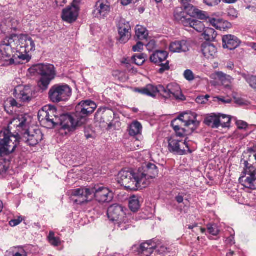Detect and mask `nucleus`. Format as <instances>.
I'll list each match as a JSON object with an SVG mask.
<instances>
[{
	"mask_svg": "<svg viewBox=\"0 0 256 256\" xmlns=\"http://www.w3.org/2000/svg\"><path fill=\"white\" fill-rule=\"evenodd\" d=\"M38 118L42 124L48 128L60 125L62 129L70 132L80 126L74 114H64L59 116L56 108L52 105L46 106L39 111Z\"/></svg>",
	"mask_w": 256,
	"mask_h": 256,
	"instance_id": "nucleus-1",
	"label": "nucleus"
},
{
	"mask_svg": "<svg viewBox=\"0 0 256 256\" xmlns=\"http://www.w3.org/2000/svg\"><path fill=\"white\" fill-rule=\"evenodd\" d=\"M134 91L152 98H154L156 94L159 93L165 98L181 101L186 100L185 96L182 94L179 85L175 83L170 84L166 87L162 85L154 86L152 84H148L144 88H135Z\"/></svg>",
	"mask_w": 256,
	"mask_h": 256,
	"instance_id": "nucleus-2",
	"label": "nucleus"
},
{
	"mask_svg": "<svg viewBox=\"0 0 256 256\" xmlns=\"http://www.w3.org/2000/svg\"><path fill=\"white\" fill-rule=\"evenodd\" d=\"M28 71L34 76L38 74L41 76L38 86L42 90L48 89L50 82L56 75L54 66L50 64H40L34 65L28 69Z\"/></svg>",
	"mask_w": 256,
	"mask_h": 256,
	"instance_id": "nucleus-3",
	"label": "nucleus"
},
{
	"mask_svg": "<svg viewBox=\"0 0 256 256\" xmlns=\"http://www.w3.org/2000/svg\"><path fill=\"white\" fill-rule=\"evenodd\" d=\"M118 182L126 190H136L138 188H143L142 184L145 182L143 178L140 179L138 172L134 173L126 170L119 172Z\"/></svg>",
	"mask_w": 256,
	"mask_h": 256,
	"instance_id": "nucleus-4",
	"label": "nucleus"
},
{
	"mask_svg": "<svg viewBox=\"0 0 256 256\" xmlns=\"http://www.w3.org/2000/svg\"><path fill=\"white\" fill-rule=\"evenodd\" d=\"M18 144V138L12 134L10 130H2L0 132V157L13 152Z\"/></svg>",
	"mask_w": 256,
	"mask_h": 256,
	"instance_id": "nucleus-5",
	"label": "nucleus"
},
{
	"mask_svg": "<svg viewBox=\"0 0 256 256\" xmlns=\"http://www.w3.org/2000/svg\"><path fill=\"white\" fill-rule=\"evenodd\" d=\"M256 160V154H254ZM244 168L239 182L246 188L256 190V168L248 161L244 160Z\"/></svg>",
	"mask_w": 256,
	"mask_h": 256,
	"instance_id": "nucleus-6",
	"label": "nucleus"
},
{
	"mask_svg": "<svg viewBox=\"0 0 256 256\" xmlns=\"http://www.w3.org/2000/svg\"><path fill=\"white\" fill-rule=\"evenodd\" d=\"M35 50L36 45L32 39L28 36L22 35L20 36V44L17 46L16 54L13 57L28 62L31 58L28 53Z\"/></svg>",
	"mask_w": 256,
	"mask_h": 256,
	"instance_id": "nucleus-7",
	"label": "nucleus"
},
{
	"mask_svg": "<svg viewBox=\"0 0 256 256\" xmlns=\"http://www.w3.org/2000/svg\"><path fill=\"white\" fill-rule=\"evenodd\" d=\"M187 138L182 140L177 136H172L168 138V151L171 153L180 156L186 154L187 152L192 153V150L190 149V146L186 142Z\"/></svg>",
	"mask_w": 256,
	"mask_h": 256,
	"instance_id": "nucleus-8",
	"label": "nucleus"
},
{
	"mask_svg": "<svg viewBox=\"0 0 256 256\" xmlns=\"http://www.w3.org/2000/svg\"><path fill=\"white\" fill-rule=\"evenodd\" d=\"M71 94L72 89L67 84L54 85L51 88L48 92L49 98L54 102L66 100Z\"/></svg>",
	"mask_w": 256,
	"mask_h": 256,
	"instance_id": "nucleus-9",
	"label": "nucleus"
},
{
	"mask_svg": "<svg viewBox=\"0 0 256 256\" xmlns=\"http://www.w3.org/2000/svg\"><path fill=\"white\" fill-rule=\"evenodd\" d=\"M43 138V134L40 130L26 129L18 137L20 140L29 146H34L38 144Z\"/></svg>",
	"mask_w": 256,
	"mask_h": 256,
	"instance_id": "nucleus-10",
	"label": "nucleus"
},
{
	"mask_svg": "<svg viewBox=\"0 0 256 256\" xmlns=\"http://www.w3.org/2000/svg\"><path fill=\"white\" fill-rule=\"evenodd\" d=\"M200 122L196 120V116H194V120H190L188 115L180 114L178 118L171 122V126L174 131L180 130L182 126L190 127L192 131L194 130L198 126Z\"/></svg>",
	"mask_w": 256,
	"mask_h": 256,
	"instance_id": "nucleus-11",
	"label": "nucleus"
},
{
	"mask_svg": "<svg viewBox=\"0 0 256 256\" xmlns=\"http://www.w3.org/2000/svg\"><path fill=\"white\" fill-rule=\"evenodd\" d=\"M94 197L100 203L109 202L113 198V194L108 188L97 186L91 188V198Z\"/></svg>",
	"mask_w": 256,
	"mask_h": 256,
	"instance_id": "nucleus-12",
	"label": "nucleus"
},
{
	"mask_svg": "<svg viewBox=\"0 0 256 256\" xmlns=\"http://www.w3.org/2000/svg\"><path fill=\"white\" fill-rule=\"evenodd\" d=\"M138 172L140 179L144 180L145 182L142 184L143 188H145L149 184L148 180L154 178L158 176V170L155 164L149 163L142 168V170H139Z\"/></svg>",
	"mask_w": 256,
	"mask_h": 256,
	"instance_id": "nucleus-13",
	"label": "nucleus"
},
{
	"mask_svg": "<svg viewBox=\"0 0 256 256\" xmlns=\"http://www.w3.org/2000/svg\"><path fill=\"white\" fill-rule=\"evenodd\" d=\"M71 196L76 197V199L72 198L74 202L79 204H83L91 199V188H80L73 190Z\"/></svg>",
	"mask_w": 256,
	"mask_h": 256,
	"instance_id": "nucleus-14",
	"label": "nucleus"
},
{
	"mask_svg": "<svg viewBox=\"0 0 256 256\" xmlns=\"http://www.w3.org/2000/svg\"><path fill=\"white\" fill-rule=\"evenodd\" d=\"M16 128V134L15 135L18 138L25 130L28 127V123L27 121V116L19 115L16 118L12 119L10 122L8 128H12V126Z\"/></svg>",
	"mask_w": 256,
	"mask_h": 256,
	"instance_id": "nucleus-15",
	"label": "nucleus"
},
{
	"mask_svg": "<svg viewBox=\"0 0 256 256\" xmlns=\"http://www.w3.org/2000/svg\"><path fill=\"white\" fill-rule=\"evenodd\" d=\"M184 8L182 7L177 8L174 12V20L178 23L182 24L184 26H188V24L192 18H191V12H188V9L190 6H184Z\"/></svg>",
	"mask_w": 256,
	"mask_h": 256,
	"instance_id": "nucleus-16",
	"label": "nucleus"
},
{
	"mask_svg": "<svg viewBox=\"0 0 256 256\" xmlns=\"http://www.w3.org/2000/svg\"><path fill=\"white\" fill-rule=\"evenodd\" d=\"M16 98L24 102H30L34 94V88L30 86H18L15 90Z\"/></svg>",
	"mask_w": 256,
	"mask_h": 256,
	"instance_id": "nucleus-17",
	"label": "nucleus"
},
{
	"mask_svg": "<svg viewBox=\"0 0 256 256\" xmlns=\"http://www.w3.org/2000/svg\"><path fill=\"white\" fill-rule=\"evenodd\" d=\"M118 28L120 35L119 42L122 44L126 43L131 36L129 22L124 19H121L118 24Z\"/></svg>",
	"mask_w": 256,
	"mask_h": 256,
	"instance_id": "nucleus-18",
	"label": "nucleus"
},
{
	"mask_svg": "<svg viewBox=\"0 0 256 256\" xmlns=\"http://www.w3.org/2000/svg\"><path fill=\"white\" fill-rule=\"evenodd\" d=\"M107 214L109 219L113 222L119 220L127 216L124 210V208L118 204L110 206L108 210Z\"/></svg>",
	"mask_w": 256,
	"mask_h": 256,
	"instance_id": "nucleus-19",
	"label": "nucleus"
},
{
	"mask_svg": "<svg viewBox=\"0 0 256 256\" xmlns=\"http://www.w3.org/2000/svg\"><path fill=\"white\" fill-rule=\"evenodd\" d=\"M110 12L108 2L104 0H100L96 3L93 14L95 17L102 18L108 15Z\"/></svg>",
	"mask_w": 256,
	"mask_h": 256,
	"instance_id": "nucleus-20",
	"label": "nucleus"
},
{
	"mask_svg": "<svg viewBox=\"0 0 256 256\" xmlns=\"http://www.w3.org/2000/svg\"><path fill=\"white\" fill-rule=\"evenodd\" d=\"M114 112L110 108L106 107H100L98 108L95 114V120L100 122H104L106 120L108 122L112 120L114 118Z\"/></svg>",
	"mask_w": 256,
	"mask_h": 256,
	"instance_id": "nucleus-21",
	"label": "nucleus"
},
{
	"mask_svg": "<svg viewBox=\"0 0 256 256\" xmlns=\"http://www.w3.org/2000/svg\"><path fill=\"white\" fill-rule=\"evenodd\" d=\"M14 50L16 49L10 46H8L3 43L0 46V51L2 58L6 61H9L10 64H17L20 62H16L18 58L13 57L16 54V53L13 54Z\"/></svg>",
	"mask_w": 256,
	"mask_h": 256,
	"instance_id": "nucleus-22",
	"label": "nucleus"
},
{
	"mask_svg": "<svg viewBox=\"0 0 256 256\" xmlns=\"http://www.w3.org/2000/svg\"><path fill=\"white\" fill-rule=\"evenodd\" d=\"M78 8L74 6H69L63 10L62 18L64 22L72 23L76 21L78 16Z\"/></svg>",
	"mask_w": 256,
	"mask_h": 256,
	"instance_id": "nucleus-23",
	"label": "nucleus"
},
{
	"mask_svg": "<svg viewBox=\"0 0 256 256\" xmlns=\"http://www.w3.org/2000/svg\"><path fill=\"white\" fill-rule=\"evenodd\" d=\"M190 44L186 40H176L172 42L169 50L172 52H186L190 50Z\"/></svg>",
	"mask_w": 256,
	"mask_h": 256,
	"instance_id": "nucleus-24",
	"label": "nucleus"
},
{
	"mask_svg": "<svg viewBox=\"0 0 256 256\" xmlns=\"http://www.w3.org/2000/svg\"><path fill=\"white\" fill-rule=\"evenodd\" d=\"M86 109L82 108V106L78 104L75 108V112L74 115L77 120V122L81 126L85 124L88 120V118L90 114L88 112Z\"/></svg>",
	"mask_w": 256,
	"mask_h": 256,
	"instance_id": "nucleus-25",
	"label": "nucleus"
},
{
	"mask_svg": "<svg viewBox=\"0 0 256 256\" xmlns=\"http://www.w3.org/2000/svg\"><path fill=\"white\" fill-rule=\"evenodd\" d=\"M223 47L230 50H233L238 48L240 44V40L232 35H226L222 37Z\"/></svg>",
	"mask_w": 256,
	"mask_h": 256,
	"instance_id": "nucleus-26",
	"label": "nucleus"
},
{
	"mask_svg": "<svg viewBox=\"0 0 256 256\" xmlns=\"http://www.w3.org/2000/svg\"><path fill=\"white\" fill-rule=\"evenodd\" d=\"M156 248V244L152 240H148L140 245L138 252L142 256H150Z\"/></svg>",
	"mask_w": 256,
	"mask_h": 256,
	"instance_id": "nucleus-27",
	"label": "nucleus"
},
{
	"mask_svg": "<svg viewBox=\"0 0 256 256\" xmlns=\"http://www.w3.org/2000/svg\"><path fill=\"white\" fill-rule=\"evenodd\" d=\"M202 52L204 56L208 60H213L217 56V48L212 44H202Z\"/></svg>",
	"mask_w": 256,
	"mask_h": 256,
	"instance_id": "nucleus-28",
	"label": "nucleus"
},
{
	"mask_svg": "<svg viewBox=\"0 0 256 256\" xmlns=\"http://www.w3.org/2000/svg\"><path fill=\"white\" fill-rule=\"evenodd\" d=\"M168 56V53L164 50H156L150 57V62L156 64L165 61Z\"/></svg>",
	"mask_w": 256,
	"mask_h": 256,
	"instance_id": "nucleus-29",
	"label": "nucleus"
},
{
	"mask_svg": "<svg viewBox=\"0 0 256 256\" xmlns=\"http://www.w3.org/2000/svg\"><path fill=\"white\" fill-rule=\"evenodd\" d=\"M220 114H212L204 119V123L213 128H217L220 126Z\"/></svg>",
	"mask_w": 256,
	"mask_h": 256,
	"instance_id": "nucleus-30",
	"label": "nucleus"
},
{
	"mask_svg": "<svg viewBox=\"0 0 256 256\" xmlns=\"http://www.w3.org/2000/svg\"><path fill=\"white\" fill-rule=\"evenodd\" d=\"M216 78L221 82L222 85L226 87H229L230 84L232 82L234 78L229 75H228L222 72H215Z\"/></svg>",
	"mask_w": 256,
	"mask_h": 256,
	"instance_id": "nucleus-31",
	"label": "nucleus"
},
{
	"mask_svg": "<svg viewBox=\"0 0 256 256\" xmlns=\"http://www.w3.org/2000/svg\"><path fill=\"white\" fill-rule=\"evenodd\" d=\"M20 43V36L13 34L6 37L4 40L3 44L10 46L16 50V47Z\"/></svg>",
	"mask_w": 256,
	"mask_h": 256,
	"instance_id": "nucleus-32",
	"label": "nucleus"
},
{
	"mask_svg": "<svg viewBox=\"0 0 256 256\" xmlns=\"http://www.w3.org/2000/svg\"><path fill=\"white\" fill-rule=\"evenodd\" d=\"M130 216L128 214L120 218L119 220L115 222V226H117L120 230H126L130 224Z\"/></svg>",
	"mask_w": 256,
	"mask_h": 256,
	"instance_id": "nucleus-33",
	"label": "nucleus"
},
{
	"mask_svg": "<svg viewBox=\"0 0 256 256\" xmlns=\"http://www.w3.org/2000/svg\"><path fill=\"white\" fill-rule=\"evenodd\" d=\"M190 11L192 12L191 18L196 17L202 20H207L209 18V15L207 12L197 9L192 6H190Z\"/></svg>",
	"mask_w": 256,
	"mask_h": 256,
	"instance_id": "nucleus-34",
	"label": "nucleus"
},
{
	"mask_svg": "<svg viewBox=\"0 0 256 256\" xmlns=\"http://www.w3.org/2000/svg\"><path fill=\"white\" fill-rule=\"evenodd\" d=\"M218 35L216 32L212 28H206L202 36L206 41H214Z\"/></svg>",
	"mask_w": 256,
	"mask_h": 256,
	"instance_id": "nucleus-35",
	"label": "nucleus"
},
{
	"mask_svg": "<svg viewBox=\"0 0 256 256\" xmlns=\"http://www.w3.org/2000/svg\"><path fill=\"white\" fill-rule=\"evenodd\" d=\"M78 104L82 106V108L86 109L90 114H92L97 108L96 104L90 100H82Z\"/></svg>",
	"mask_w": 256,
	"mask_h": 256,
	"instance_id": "nucleus-36",
	"label": "nucleus"
},
{
	"mask_svg": "<svg viewBox=\"0 0 256 256\" xmlns=\"http://www.w3.org/2000/svg\"><path fill=\"white\" fill-rule=\"evenodd\" d=\"M188 23L190 24H188L187 27L192 28L199 32H203L206 28L203 23L192 18H191Z\"/></svg>",
	"mask_w": 256,
	"mask_h": 256,
	"instance_id": "nucleus-37",
	"label": "nucleus"
},
{
	"mask_svg": "<svg viewBox=\"0 0 256 256\" xmlns=\"http://www.w3.org/2000/svg\"><path fill=\"white\" fill-rule=\"evenodd\" d=\"M140 208L138 196H131L129 198V208L133 212L138 210Z\"/></svg>",
	"mask_w": 256,
	"mask_h": 256,
	"instance_id": "nucleus-38",
	"label": "nucleus"
},
{
	"mask_svg": "<svg viewBox=\"0 0 256 256\" xmlns=\"http://www.w3.org/2000/svg\"><path fill=\"white\" fill-rule=\"evenodd\" d=\"M142 126L140 122H133L129 128V134L131 136L138 135L141 132Z\"/></svg>",
	"mask_w": 256,
	"mask_h": 256,
	"instance_id": "nucleus-39",
	"label": "nucleus"
},
{
	"mask_svg": "<svg viewBox=\"0 0 256 256\" xmlns=\"http://www.w3.org/2000/svg\"><path fill=\"white\" fill-rule=\"evenodd\" d=\"M136 36L138 40L146 39L148 36V30L145 28L138 25L136 28Z\"/></svg>",
	"mask_w": 256,
	"mask_h": 256,
	"instance_id": "nucleus-40",
	"label": "nucleus"
},
{
	"mask_svg": "<svg viewBox=\"0 0 256 256\" xmlns=\"http://www.w3.org/2000/svg\"><path fill=\"white\" fill-rule=\"evenodd\" d=\"M146 55L144 54H136L134 56L132 60L138 66H142L146 61Z\"/></svg>",
	"mask_w": 256,
	"mask_h": 256,
	"instance_id": "nucleus-41",
	"label": "nucleus"
},
{
	"mask_svg": "<svg viewBox=\"0 0 256 256\" xmlns=\"http://www.w3.org/2000/svg\"><path fill=\"white\" fill-rule=\"evenodd\" d=\"M48 239L50 244L54 246H58L60 244L61 242L60 238L58 237H56L54 232L52 231L50 232L48 236Z\"/></svg>",
	"mask_w": 256,
	"mask_h": 256,
	"instance_id": "nucleus-42",
	"label": "nucleus"
},
{
	"mask_svg": "<svg viewBox=\"0 0 256 256\" xmlns=\"http://www.w3.org/2000/svg\"><path fill=\"white\" fill-rule=\"evenodd\" d=\"M243 78L250 86L256 92V76L244 74Z\"/></svg>",
	"mask_w": 256,
	"mask_h": 256,
	"instance_id": "nucleus-43",
	"label": "nucleus"
},
{
	"mask_svg": "<svg viewBox=\"0 0 256 256\" xmlns=\"http://www.w3.org/2000/svg\"><path fill=\"white\" fill-rule=\"evenodd\" d=\"M220 126L222 128L228 127L231 120L230 116L225 114H220Z\"/></svg>",
	"mask_w": 256,
	"mask_h": 256,
	"instance_id": "nucleus-44",
	"label": "nucleus"
},
{
	"mask_svg": "<svg viewBox=\"0 0 256 256\" xmlns=\"http://www.w3.org/2000/svg\"><path fill=\"white\" fill-rule=\"evenodd\" d=\"M207 229L208 232L213 236H217L220 232L216 224H208Z\"/></svg>",
	"mask_w": 256,
	"mask_h": 256,
	"instance_id": "nucleus-45",
	"label": "nucleus"
},
{
	"mask_svg": "<svg viewBox=\"0 0 256 256\" xmlns=\"http://www.w3.org/2000/svg\"><path fill=\"white\" fill-rule=\"evenodd\" d=\"M158 65L160 66L158 71L160 74H163L165 71L170 70L168 61H166L165 64H162V62Z\"/></svg>",
	"mask_w": 256,
	"mask_h": 256,
	"instance_id": "nucleus-46",
	"label": "nucleus"
},
{
	"mask_svg": "<svg viewBox=\"0 0 256 256\" xmlns=\"http://www.w3.org/2000/svg\"><path fill=\"white\" fill-rule=\"evenodd\" d=\"M209 98L210 96L208 94L198 96L196 98V101L199 104H205L208 101V98Z\"/></svg>",
	"mask_w": 256,
	"mask_h": 256,
	"instance_id": "nucleus-47",
	"label": "nucleus"
},
{
	"mask_svg": "<svg viewBox=\"0 0 256 256\" xmlns=\"http://www.w3.org/2000/svg\"><path fill=\"white\" fill-rule=\"evenodd\" d=\"M184 75V78L188 81H192L194 80V74L190 70H186Z\"/></svg>",
	"mask_w": 256,
	"mask_h": 256,
	"instance_id": "nucleus-48",
	"label": "nucleus"
},
{
	"mask_svg": "<svg viewBox=\"0 0 256 256\" xmlns=\"http://www.w3.org/2000/svg\"><path fill=\"white\" fill-rule=\"evenodd\" d=\"M227 14L232 19H234L238 17L237 11L232 8L228 10Z\"/></svg>",
	"mask_w": 256,
	"mask_h": 256,
	"instance_id": "nucleus-49",
	"label": "nucleus"
},
{
	"mask_svg": "<svg viewBox=\"0 0 256 256\" xmlns=\"http://www.w3.org/2000/svg\"><path fill=\"white\" fill-rule=\"evenodd\" d=\"M236 124L238 128L240 130H245L248 127V124L246 122L242 120H237L236 122Z\"/></svg>",
	"mask_w": 256,
	"mask_h": 256,
	"instance_id": "nucleus-50",
	"label": "nucleus"
},
{
	"mask_svg": "<svg viewBox=\"0 0 256 256\" xmlns=\"http://www.w3.org/2000/svg\"><path fill=\"white\" fill-rule=\"evenodd\" d=\"M222 0H204V2L208 6H217Z\"/></svg>",
	"mask_w": 256,
	"mask_h": 256,
	"instance_id": "nucleus-51",
	"label": "nucleus"
},
{
	"mask_svg": "<svg viewBox=\"0 0 256 256\" xmlns=\"http://www.w3.org/2000/svg\"><path fill=\"white\" fill-rule=\"evenodd\" d=\"M143 47L144 44L142 42H138L136 45L133 46L132 50L134 52H140L143 50Z\"/></svg>",
	"mask_w": 256,
	"mask_h": 256,
	"instance_id": "nucleus-52",
	"label": "nucleus"
},
{
	"mask_svg": "<svg viewBox=\"0 0 256 256\" xmlns=\"http://www.w3.org/2000/svg\"><path fill=\"white\" fill-rule=\"evenodd\" d=\"M8 167L6 166V163L3 161L0 162V175L4 174Z\"/></svg>",
	"mask_w": 256,
	"mask_h": 256,
	"instance_id": "nucleus-53",
	"label": "nucleus"
},
{
	"mask_svg": "<svg viewBox=\"0 0 256 256\" xmlns=\"http://www.w3.org/2000/svg\"><path fill=\"white\" fill-rule=\"evenodd\" d=\"M12 256H28L26 252L22 248L18 250V252H14Z\"/></svg>",
	"mask_w": 256,
	"mask_h": 256,
	"instance_id": "nucleus-54",
	"label": "nucleus"
},
{
	"mask_svg": "<svg viewBox=\"0 0 256 256\" xmlns=\"http://www.w3.org/2000/svg\"><path fill=\"white\" fill-rule=\"evenodd\" d=\"M156 42L154 40H151L146 44V48L148 51L152 50L156 48Z\"/></svg>",
	"mask_w": 256,
	"mask_h": 256,
	"instance_id": "nucleus-55",
	"label": "nucleus"
},
{
	"mask_svg": "<svg viewBox=\"0 0 256 256\" xmlns=\"http://www.w3.org/2000/svg\"><path fill=\"white\" fill-rule=\"evenodd\" d=\"M186 131V130L184 128H180V130H177L175 131L176 134L174 136H177L178 138H180V139H182V138H184L185 136Z\"/></svg>",
	"mask_w": 256,
	"mask_h": 256,
	"instance_id": "nucleus-56",
	"label": "nucleus"
},
{
	"mask_svg": "<svg viewBox=\"0 0 256 256\" xmlns=\"http://www.w3.org/2000/svg\"><path fill=\"white\" fill-rule=\"evenodd\" d=\"M22 221V219L19 218L18 219L12 220L10 221L9 224L12 226H15L18 225Z\"/></svg>",
	"mask_w": 256,
	"mask_h": 256,
	"instance_id": "nucleus-57",
	"label": "nucleus"
},
{
	"mask_svg": "<svg viewBox=\"0 0 256 256\" xmlns=\"http://www.w3.org/2000/svg\"><path fill=\"white\" fill-rule=\"evenodd\" d=\"M85 136L87 140L91 138H94V132L90 130V132H89L87 129V128H85L84 130Z\"/></svg>",
	"mask_w": 256,
	"mask_h": 256,
	"instance_id": "nucleus-58",
	"label": "nucleus"
},
{
	"mask_svg": "<svg viewBox=\"0 0 256 256\" xmlns=\"http://www.w3.org/2000/svg\"><path fill=\"white\" fill-rule=\"evenodd\" d=\"M166 248L164 246H160V244H156V248H155L158 252L162 254L166 251Z\"/></svg>",
	"mask_w": 256,
	"mask_h": 256,
	"instance_id": "nucleus-59",
	"label": "nucleus"
},
{
	"mask_svg": "<svg viewBox=\"0 0 256 256\" xmlns=\"http://www.w3.org/2000/svg\"><path fill=\"white\" fill-rule=\"evenodd\" d=\"M208 22H210V24L212 26L215 27L216 28L218 29V28H220V27H219L218 26V22L216 20L215 18H210V17H209V18H208Z\"/></svg>",
	"mask_w": 256,
	"mask_h": 256,
	"instance_id": "nucleus-60",
	"label": "nucleus"
},
{
	"mask_svg": "<svg viewBox=\"0 0 256 256\" xmlns=\"http://www.w3.org/2000/svg\"><path fill=\"white\" fill-rule=\"evenodd\" d=\"M214 98V100L215 102H218L219 104H220V102H222V103H230V100H225L224 98H218V97Z\"/></svg>",
	"mask_w": 256,
	"mask_h": 256,
	"instance_id": "nucleus-61",
	"label": "nucleus"
},
{
	"mask_svg": "<svg viewBox=\"0 0 256 256\" xmlns=\"http://www.w3.org/2000/svg\"><path fill=\"white\" fill-rule=\"evenodd\" d=\"M138 0H121V4L123 6H128L132 2L135 3Z\"/></svg>",
	"mask_w": 256,
	"mask_h": 256,
	"instance_id": "nucleus-62",
	"label": "nucleus"
},
{
	"mask_svg": "<svg viewBox=\"0 0 256 256\" xmlns=\"http://www.w3.org/2000/svg\"><path fill=\"white\" fill-rule=\"evenodd\" d=\"M58 6H62L67 2V0H55Z\"/></svg>",
	"mask_w": 256,
	"mask_h": 256,
	"instance_id": "nucleus-63",
	"label": "nucleus"
},
{
	"mask_svg": "<svg viewBox=\"0 0 256 256\" xmlns=\"http://www.w3.org/2000/svg\"><path fill=\"white\" fill-rule=\"evenodd\" d=\"M247 152L250 154H256V146H254L252 148H250L247 149Z\"/></svg>",
	"mask_w": 256,
	"mask_h": 256,
	"instance_id": "nucleus-64",
	"label": "nucleus"
}]
</instances>
